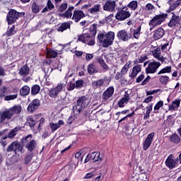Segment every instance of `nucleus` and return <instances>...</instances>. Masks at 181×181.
<instances>
[{
    "instance_id": "f257e3e1",
    "label": "nucleus",
    "mask_w": 181,
    "mask_h": 181,
    "mask_svg": "<svg viewBox=\"0 0 181 181\" xmlns=\"http://www.w3.org/2000/svg\"><path fill=\"white\" fill-rule=\"evenodd\" d=\"M22 112V106L21 105H14L12 107L5 109L0 112V124L4 122L6 119L9 120L12 119L13 115H19Z\"/></svg>"
},
{
    "instance_id": "f03ea898",
    "label": "nucleus",
    "mask_w": 181,
    "mask_h": 181,
    "mask_svg": "<svg viewBox=\"0 0 181 181\" xmlns=\"http://www.w3.org/2000/svg\"><path fill=\"white\" fill-rule=\"evenodd\" d=\"M90 36L88 33H85L80 35L78 38V40L85 43L88 46H93L95 45V36L97 33V25L93 24L90 28Z\"/></svg>"
},
{
    "instance_id": "7ed1b4c3",
    "label": "nucleus",
    "mask_w": 181,
    "mask_h": 181,
    "mask_svg": "<svg viewBox=\"0 0 181 181\" xmlns=\"http://www.w3.org/2000/svg\"><path fill=\"white\" fill-rule=\"evenodd\" d=\"M98 39L99 43L103 48H108L112 45L113 41L115 40V33L110 31L107 33H99L98 35Z\"/></svg>"
},
{
    "instance_id": "20e7f679",
    "label": "nucleus",
    "mask_w": 181,
    "mask_h": 181,
    "mask_svg": "<svg viewBox=\"0 0 181 181\" xmlns=\"http://www.w3.org/2000/svg\"><path fill=\"white\" fill-rule=\"evenodd\" d=\"M90 100L88 95H85L79 97L77 100L76 105L74 106L73 111L75 115L80 114L83 110L86 108L90 104Z\"/></svg>"
},
{
    "instance_id": "39448f33",
    "label": "nucleus",
    "mask_w": 181,
    "mask_h": 181,
    "mask_svg": "<svg viewBox=\"0 0 181 181\" xmlns=\"http://www.w3.org/2000/svg\"><path fill=\"white\" fill-rule=\"evenodd\" d=\"M22 16H25V13L23 12H18L15 9H11L6 16V21L8 25H12V23H15L19 18H22Z\"/></svg>"
},
{
    "instance_id": "423d86ee",
    "label": "nucleus",
    "mask_w": 181,
    "mask_h": 181,
    "mask_svg": "<svg viewBox=\"0 0 181 181\" xmlns=\"http://www.w3.org/2000/svg\"><path fill=\"white\" fill-rule=\"evenodd\" d=\"M167 16L168 15L166 13H161L155 16L149 22V25L151 27L150 30H152L156 27L158 26V25H161V23L165 21Z\"/></svg>"
},
{
    "instance_id": "0eeeda50",
    "label": "nucleus",
    "mask_w": 181,
    "mask_h": 181,
    "mask_svg": "<svg viewBox=\"0 0 181 181\" xmlns=\"http://www.w3.org/2000/svg\"><path fill=\"white\" fill-rule=\"evenodd\" d=\"M23 143L25 144V148L30 152L36 149L37 143L36 141L32 139V134H28L23 138Z\"/></svg>"
},
{
    "instance_id": "6e6552de",
    "label": "nucleus",
    "mask_w": 181,
    "mask_h": 181,
    "mask_svg": "<svg viewBox=\"0 0 181 181\" xmlns=\"http://www.w3.org/2000/svg\"><path fill=\"white\" fill-rule=\"evenodd\" d=\"M14 151L16 155H18V153H23L25 151H23V146L21 145L19 141H16L11 144L7 148V152Z\"/></svg>"
},
{
    "instance_id": "1a4fd4ad",
    "label": "nucleus",
    "mask_w": 181,
    "mask_h": 181,
    "mask_svg": "<svg viewBox=\"0 0 181 181\" xmlns=\"http://www.w3.org/2000/svg\"><path fill=\"white\" fill-rule=\"evenodd\" d=\"M172 17L168 23V27L173 28H180L181 26V17L179 16L177 14L172 12Z\"/></svg>"
},
{
    "instance_id": "9d476101",
    "label": "nucleus",
    "mask_w": 181,
    "mask_h": 181,
    "mask_svg": "<svg viewBox=\"0 0 181 181\" xmlns=\"http://www.w3.org/2000/svg\"><path fill=\"white\" fill-rule=\"evenodd\" d=\"M131 16V13L128 11L127 7H124L122 9H119L117 13L115 15V18L117 21H125Z\"/></svg>"
},
{
    "instance_id": "9b49d317",
    "label": "nucleus",
    "mask_w": 181,
    "mask_h": 181,
    "mask_svg": "<svg viewBox=\"0 0 181 181\" xmlns=\"http://www.w3.org/2000/svg\"><path fill=\"white\" fill-rule=\"evenodd\" d=\"M131 90L125 91L123 98H122L121 100L117 103V105L119 108H123L125 106V105H127L129 103V101L131 100Z\"/></svg>"
},
{
    "instance_id": "f8f14e48",
    "label": "nucleus",
    "mask_w": 181,
    "mask_h": 181,
    "mask_svg": "<svg viewBox=\"0 0 181 181\" xmlns=\"http://www.w3.org/2000/svg\"><path fill=\"white\" fill-rule=\"evenodd\" d=\"M63 87L64 83H58L56 87L52 88L49 90V96L51 98H56L62 92Z\"/></svg>"
},
{
    "instance_id": "ddd939ff",
    "label": "nucleus",
    "mask_w": 181,
    "mask_h": 181,
    "mask_svg": "<svg viewBox=\"0 0 181 181\" xmlns=\"http://www.w3.org/2000/svg\"><path fill=\"white\" fill-rule=\"evenodd\" d=\"M39 107H40V100L39 99H34L28 105L27 110L30 114H33L35 110L39 109Z\"/></svg>"
},
{
    "instance_id": "4468645a",
    "label": "nucleus",
    "mask_w": 181,
    "mask_h": 181,
    "mask_svg": "<svg viewBox=\"0 0 181 181\" xmlns=\"http://www.w3.org/2000/svg\"><path fill=\"white\" fill-rule=\"evenodd\" d=\"M117 37L119 40L126 42L132 38V34L128 33L125 30H122L117 33Z\"/></svg>"
},
{
    "instance_id": "2eb2a0df",
    "label": "nucleus",
    "mask_w": 181,
    "mask_h": 181,
    "mask_svg": "<svg viewBox=\"0 0 181 181\" xmlns=\"http://www.w3.org/2000/svg\"><path fill=\"white\" fill-rule=\"evenodd\" d=\"M160 66V63L158 62H150L146 68V74H155L157 69Z\"/></svg>"
},
{
    "instance_id": "dca6fc26",
    "label": "nucleus",
    "mask_w": 181,
    "mask_h": 181,
    "mask_svg": "<svg viewBox=\"0 0 181 181\" xmlns=\"http://www.w3.org/2000/svg\"><path fill=\"white\" fill-rule=\"evenodd\" d=\"M22 128L19 126L14 127L8 132L7 136H3L1 140H6L7 139H13L15 136H16V134H18V132H19V131Z\"/></svg>"
},
{
    "instance_id": "f3484780",
    "label": "nucleus",
    "mask_w": 181,
    "mask_h": 181,
    "mask_svg": "<svg viewBox=\"0 0 181 181\" xmlns=\"http://www.w3.org/2000/svg\"><path fill=\"white\" fill-rule=\"evenodd\" d=\"M86 15L84 14L83 11L81 10H75L73 13L72 16V21H74L76 23H78L81 19L85 18Z\"/></svg>"
},
{
    "instance_id": "a211bd4d",
    "label": "nucleus",
    "mask_w": 181,
    "mask_h": 181,
    "mask_svg": "<svg viewBox=\"0 0 181 181\" xmlns=\"http://www.w3.org/2000/svg\"><path fill=\"white\" fill-rule=\"evenodd\" d=\"M177 161H178V158L174 160L173 154H170L165 161V165L169 169L172 170L175 168V165L177 163Z\"/></svg>"
},
{
    "instance_id": "6ab92c4d",
    "label": "nucleus",
    "mask_w": 181,
    "mask_h": 181,
    "mask_svg": "<svg viewBox=\"0 0 181 181\" xmlns=\"http://www.w3.org/2000/svg\"><path fill=\"white\" fill-rule=\"evenodd\" d=\"M115 92V88L113 86H110L107 88V90L103 93L102 98L103 101L106 102L110 98H112Z\"/></svg>"
},
{
    "instance_id": "aec40b11",
    "label": "nucleus",
    "mask_w": 181,
    "mask_h": 181,
    "mask_svg": "<svg viewBox=\"0 0 181 181\" xmlns=\"http://www.w3.org/2000/svg\"><path fill=\"white\" fill-rule=\"evenodd\" d=\"M153 137H154V132H152L148 135V136L146 137V139L143 143L144 151H147L148 148L151 146Z\"/></svg>"
},
{
    "instance_id": "412c9836",
    "label": "nucleus",
    "mask_w": 181,
    "mask_h": 181,
    "mask_svg": "<svg viewBox=\"0 0 181 181\" xmlns=\"http://www.w3.org/2000/svg\"><path fill=\"white\" fill-rule=\"evenodd\" d=\"M116 6L115 1L108 0L103 6V11H107L108 12H114Z\"/></svg>"
},
{
    "instance_id": "4be33fe9",
    "label": "nucleus",
    "mask_w": 181,
    "mask_h": 181,
    "mask_svg": "<svg viewBox=\"0 0 181 181\" xmlns=\"http://www.w3.org/2000/svg\"><path fill=\"white\" fill-rule=\"evenodd\" d=\"M71 25H72V21H66L62 23L60 26L58 28L57 31L59 33H63L67 30H70Z\"/></svg>"
},
{
    "instance_id": "5701e85b",
    "label": "nucleus",
    "mask_w": 181,
    "mask_h": 181,
    "mask_svg": "<svg viewBox=\"0 0 181 181\" xmlns=\"http://www.w3.org/2000/svg\"><path fill=\"white\" fill-rule=\"evenodd\" d=\"M30 71V69H29V66H28V64H25L18 71V75L21 76H29Z\"/></svg>"
},
{
    "instance_id": "b1692460",
    "label": "nucleus",
    "mask_w": 181,
    "mask_h": 181,
    "mask_svg": "<svg viewBox=\"0 0 181 181\" xmlns=\"http://www.w3.org/2000/svg\"><path fill=\"white\" fill-rule=\"evenodd\" d=\"M141 71V66L140 65H136L133 67L132 72L129 75V78L133 80L134 79L139 73Z\"/></svg>"
},
{
    "instance_id": "393cba45",
    "label": "nucleus",
    "mask_w": 181,
    "mask_h": 181,
    "mask_svg": "<svg viewBox=\"0 0 181 181\" xmlns=\"http://www.w3.org/2000/svg\"><path fill=\"white\" fill-rule=\"evenodd\" d=\"M64 122L63 120L60 119L57 123L50 122L49 126L51 127L52 132H54L58 129L61 127V126L64 125Z\"/></svg>"
},
{
    "instance_id": "a878e982",
    "label": "nucleus",
    "mask_w": 181,
    "mask_h": 181,
    "mask_svg": "<svg viewBox=\"0 0 181 181\" xmlns=\"http://www.w3.org/2000/svg\"><path fill=\"white\" fill-rule=\"evenodd\" d=\"M180 105V99H175V100L173 101L172 104L169 105V111H175Z\"/></svg>"
},
{
    "instance_id": "bb28decb",
    "label": "nucleus",
    "mask_w": 181,
    "mask_h": 181,
    "mask_svg": "<svg viewBox=\"0 0 181 181\" xmlns=\"http://www.w3.org/2000/svg\"><path fill=\"white\" fill-rule=\"evenodd\" d=\"M164 35H165L164 30L162 28H160L156 31L153 35V38L155 40H160Z\"/></svg>"
},
{
    "instance_id": "cd10ccee",
    "label": "nucleus",
    "mask_w": 181,
    "mask_h": 181,
    "mask_svg": "<svg viewBox=\"0 0 181 181\" xmlns=\"http://www.w3.org/2000/svg\"><path fill=\"white\" fill-rule=\"evenodd\" d=\"M31 10L33 13H39L40 12V10L42 9V7L37 4L36 1H31Z\"/></svg>"
},
{
    "instance_id": "c85d7f7f",
    "label": "nucleus",
    "mask_w": 181,
    "mask_h": 181,
    "mask_svg": "<svg viewBox=\"0 0 181 181\" xmlns=\"http://www.w3.org/2000/svg\"><path fill=\"white\" fill-rule=\"evenodd\" d=\"M74 6L69 7L68 9L64 13L60 15V16L66 18V19H71V18H72L73 16L72 11H74Z\"/></svg>"
},
{
    "instance_id": "c756f323",
    "label": "nucleus",
    "mask_w": 181,
    "mask_h": 181,
    "mask_svg": "<svg viewBox=\"0 0 181 181\" xmlns=\"http://www.w3.org/2000/svg\"><path fill=\"white\" fill-rule=\"evenodd\" d=\"M173 0H169L168 1V5H170V8H169V12H172V11H175V9H176V8H177L179 6V5H180L181 1L179 0H177L176 1L173 2L172 4Z\"/></svg>"
},
{
    "instance_id": "7c9ffc66",
    "label": "nucleus",
    "mask_w": 181,
    "mask_h": 181,
    "mask_svg": "<svg viewBox=\"0 0 181 181\" xmlns=\"http://www.w3.org/2000/svg\"><path fill=\"white\" fill-rule=\"evenodd\" d=\"M105 79L100 78L92 82V87L95 89L101 88L104 85Z\"/></svg>"
},
{
    "instance_id": "2f4dec72",
    "label": "nucleus",
    "mask_w": 181,
    "mask_h": 181,
    "mask_svg": "<svg viewBox=\"0 0 181 181\" xmlns=\"http://www.w3.org/2000/svg\"><path fill=\"white\" fill-rule=\"evenodd\" d=\"M97 62L100 64L101 67L103 69V72H107L109 70V66L105 64L102 57L97 58Z\"/></svg>"
},
{
    "instance_id": "473e14b6",
    "label": "nucleus",
    "mask_w": 181,
    "mask_h": 181,
    "mask_svg": "<svg viewBox=\"0 0 181 181\" xmlns=\"http://www.w3.org/2000/svg\"><path fill=\"white\" fill-rule=\"evenodd\" d=\"M29 93H30L29 86H24L20 89V95L23 97L29 95Z\"/></svg>"
},
{
    "instance_id": "72a5a7b5",
    "label": "nucleus",
    "mask_w": 181,
    "mask_h": 181,
    "mask_svg": "<svg viewBox=\"0 0 181 181\" xmlns=\"http://www.w3.org/2000/svg\"><path fill=\"white\" fill-rule=\"evenodd\" d=\"M100 4H95L92 8L88 9V12L91 15H96L98 12H100Z\"/></svg>"
},
{
    "instance_id": "f704fd0d",
    "label": "nucleus",
    "mask_w": 181,
    "mask_h": 181,
    "mask_svg": "<svg viewBox=\"0 0 181 181\" xmlns=\"http://www.w3.org/2000/svg\"><path fill=\"white\" fill-rule=\"evenodd\" d=\"M88 73L89 75H93L94 74H98V70L94 64H90L88 66Z\"/></svg>"
},
{
    "instance_id": "c9c22d12",
    "label": "nucleus",
    "mask_w": 181,
    "mask_h": 181,
    "mask_svg": "<svg viewBox=\"0 0 181 181\" xmlns=\"http://www.w3.org/2000/svg\"><path fill=\"white\" fill-rule=\"evenodd\" d=\"M180 137L175 133L170 136V141L173 144H177L180 142Z\"/></svg>"
},
{
    "instance_id": "e433bc0d",
    "label": "nucleus",
    "mask_w": 181,
    "mask_h": 181,
    "mask_svg": "<svg viewBox=\"0 0 181 181\" xmlns=\"http://www.w3.org/2000/svg\"><path fill=\"white\" fill-rule=\"evenodd\" d=\"M54 6L52 3L51 0H48L47 6L42 11V13H45V12H49V11H52V9H54Z\"/></svg>"
},
{
    "instance_id": "4c0bfd02",
    "label": "nucleus",
    "mask_w": 181,
    "mask_h": 181,
    "mask_svg": "<svg viewBox=\"0 0 181 181\" xmlns=\"http://www.w3.org/2000/svg\"><path fill=\"white\" fill-rule=\"evenodd\" d=\"M153 56L156 59H157L160 62L163 61V57L160 56V49L156 48L153 52Z\"/></svg>"
},
{
    "instance_id": "58836bf2",
    "label": "nucleus",
    "mask_w": 181,
    "mask_h": 181,
    "mask_svg": "<svg viewBox=\"0 0 181 181\" xmlns=\"http://www.w3.org/2000/svg\"><path fill=\"white\" fill-rule=\"evenodd\" d=\"M132 66V62H128L122 69L121 70V75L124 76V75L127 74L128 72V70L131 68Z\"/></svg>"
},
{
    "instance_id": "ea45409f",
    "label": "nucleus",
    "mask_w": 181,
    "mask_h": 181,
    "mask_svg": "<svg viewBox=\"0 0 181 181\" xmlns=\"http://www.w3.org/2000/svg\"><path fill=\"white\" fill-rule=\"evenodd\" d=\"M39 93H40V86L38 84H35L31 88V95L35 96L39 94Z\"/></svg>"
},
{
    "instance_id": "a19ab883",
    "label": "nucleus",
    "mask_w": 181,
    "mask_h": 181,
    "mask_svg": "<svg viewBox=\"0 0 181 181\" xmlns=\"http://www.w3.org/2000/svg\"><path fill=\"white\" fill-rule=\"evenodd\" d=\"M100 156V154L99 152H93L90 154L91 160H93V162H96V161H98V160L101 161L102 159Z\"/></svg>"
},
{
    "instance_id": "79ce46f5",
    "label": "nucleus",
    "mask_w": 181,
    "mask_h": 181,
    "mask_svg": "<svg viewBox=\"0 0 181 181\" xmlns=\"http://www.w3.org/2000/svg\"><path fill=\"white\" fill-rule=\"evenodd\" d=\"M18 98V89L16 90V94L6 95L4 98L5 101H12Z\"/></svg>"
},
{
    "instance_id": "37998d69",
    "label": "nucleus",
    "mask_w": 181,
    "mask_h": 181,
    "mask_svg": "<svg viewBox=\"0 0 181 181\" xmlns=\"http://www.w3.org/2000/svg\"><path fill=\"white\" fill-rule=\"evenodd\" d=\"M172 71V67L171 66H166L163 69H162L158 73V75H162V74H170Z\"/></svg>"
},
{
    "instance_id": "c03bdc74",
    "label": "nucleus",
    "mask_w": 181,
    "mask_h": 181,
    "mask_svg": "<svg viewBox=\"0 0 181 181\" xmlns=\"http://www.w3.org/2000/svg\"><path fill=\"white\" fill-rule=\"evenodd\" d=\"M16 33V30H15V25H13L11 28H8L6 33V35L7 37H12L15 35Z\"/></svg>"
},
{
    "instance_id": "a18cd8bd",
    "label": "nucleus",
    "mask_w": 181,
    "mask_h": 181,
    "mask_svg": "<svg viewBox=\"0 0 181 181\" xmlns=\"http://www.w3.org/2000/svg\"><path fill=\"white\" fill-rule=\"evenodd\" d=\"M8 94V88L6 86H3L0 88V98H5Z\"/></svg>"
},
{
    "instance_id": "49530a36",
    "label": "nucleus",
    "mask_w": 181,
    "mask_h": 181,
    "mask_svg": "<svg viewBox=\"0 0 181 181\" xmlns=\"http://www.w3.org/2000/svg\"><path fill=\"white\" fill-rule=\"evenodd\" d=\"M57 55H58V53L56 51L52 49H49L47 52V56L49 58L55 59L57 57Z\"/></svg>"
},
{
    "instance_id": "de8ad7c7",
    "label": "nucleus",
    "mask_w": 181,
    "mask_h": 181,
    "mask_svg": "<svg viewBox=\"0 0 181 181\" xmlns=\"http://www.w3.org/2000/svg\"><path fill=\"white\" fill-rule=\"evenodd\" d=\"M141 26H139L138 28L135 29L133 33L134 38L139 40L141 35Z\"/></svg>"
},
{
    "instance_id": "09e8293b",
    "label": "nucleus",
    "mask_w": 181,
    "mask_h": 181,
    "mask_svg": "<svg viewBox=\"0 0 181 181\" xmlns=\"http://www.w3.org/2000/svg\"><path fill=\"white\" fill-rule=\"evenodd\" d=\"M159 81L161 84L166 86L170 81V78L167 76H161L159 78Z\"/></svg>"
},
{
    "instance_id": "8fccbe9b",
    "label": "nucleus",
    "mask_w": 181,
    "mask_h": 181,
    "mask_svg": "<svg viewBox=\"0 0 181 181\" xmlns=\"http://www.w3.org/2000/svg\"><path fill=\"white\" fill-rule=\"evenodd\" d=\"M128 8H130L132 11H135L138 6V2L136 1H131L128 5Z\"/></svg>"
},
{
    "instance_id": "3c124183",
    "label": "nucleus",
    "mask_w": 181,
    "mask_h": 181,
    "mask_svg": "<svg viewBox=\"0 0 181 181\" xmlns=\"http://www.w3.org/2000/svg\"><path fill=\"white\" fill-rule=\"evenodd\" d=\"M27 122L31 128L35 127V126L36 125V122L35 121L33 117H28L27 119Z\"/></svg>"
},
{
    "instance_id": "603ef678",
    "label": "nucleus",
    "mask_w": 181,
    "mask_h": 181,
    "mask_svg": "<svg viewBox=\"0 0 181 181\" xmlns=\"http://www.w3.org/2000/svg\"><path fill=\"white\" fill-rule=\"evenodd\" d=\"M139 179L141 181H148V175L147 173H141L139 175Z\"/></svg>"
},
{
    "instance_id": "864d4df0",
    "label": "nucleus",
    "mask_w": 181,
    "mask_h": 181,
    "mask_svg": "<svg viewBox=\"0 0 181 181\" xmlns=\"http://www.w3.org/2000/svg\"><path fill=\"white\" fill-rule=\"evenodd\" d=\"M74 83L76 88H81L83 86L84 81L83 80H78Z\"/></svg>"
},
{
    "instance_id": "5fc2aeb1",
    "label": "nucleus",
    "mask_w": 181,
    "mask_h": 181,
    "mask_svg": "<svg viewBox=\"0 0 181 181\" xmlns=\"http://www.w3.org/2000/svg\"><path fill=\"white\" fill-rule=\"evenodd\" d=\"M67 6H68V4L66 3L62 4L58 8V12H64V11H66Z\"/></svg>"
},
{
    "instance_id": "6e6d98bb",
    "label": "nucleus",
    "mask_w": 181,
    "mask_h": 181,
    "mask_svg": "<svg viewBox=\"0 0 181 181\" xmlns=\"http://www.w3.org/2000/svg\"><path fill=\"white\" fill-rule=\"evenodd\" d=\"M33 156L32 155H27L25 158V164L28 165L32 161Z\"/></svg>"
},
{
    "instance_id": "4d7b16f0",
    "label": "nucleus",
    "mask_w": 181,
    "mask_h": 181,
    "mask_svg": "<svg viewBox=\"0 0 181 181\" xmlns=\"http://www.w3.org/2000/svg\"><path fill=\"white\" fill-rule=\"evenodd\" d=\"M163 106V101H159L156 103V105L154 107V110H159V109Z\"/></svg>"
},
{
    "instance_id": "13d9d810",
    "label": "nucleus",
    "mask_w": 181,
    "mask_h": 181,
    "mask_svg": "<svg viewBox=\"0 0 181 181\" xmlns=\"http://www.w3.org/2000/svg\"><path fill=\"white\" fill-rule=\"evenodd\" d=\"M144 78H145V76H144L143 74H141V75H139V76L137 77V78H136V83H141V82L144 79Z\"/></svg>"
},
{
    "instance_id": "bf43d9fd",
    "label": "nucleus",
    "mask_w": 181,
    "mask_h": 181,
    "mask_svg": "<svg viewBox=\"0 0 181 181\" xmlns=\"http://www.w3.org/2000/svg\"><path fill=\"white\" fill-rule=\"evenodd\" d=\"M89 21H81L79 25L81 26V27H83V28H86L87 26H88L89 25Z\"/></svg>"
},
{
    "instance_id": "052dcab7",
    "label": "nucleus",
    "mask_w": 181,
    "mask_h": 181,
    "mask_svg": "<svg viewBox=\"0 0 181 181\" xmlns=\"http://www.w3.org/2000/svg\"><path fill=\"white\" fill-rule=\"evenodd\" d=\"M146 11H153V9H154V6L153 4L148 3L146 5Z\"/></svg>"
},
{
    "instance_id": "680f3d73",
    "label": "nucleus",
    "mask_w": 181,
    "mask_h": 181,
    "mask_svg": "<svg viewBox=\"0 0 181 181\" xmlns=\"http://www.w3.org/2000/svg\"><path fill=\"white\" fill-rule=\"evenodd\" d=\"M93 59V55L92 54H86V61L90 62Z\"/></svg>"
},
{
    "instance_id": "e2e57ef3",
    "label": "nucleus",
    "mask_w": 181,
    "mask_h": 181,
    "mask_svg": "<svg viewBox=\"0 0 181 181\" xmlns=\"http://www.w3.org/2000/svg\"><path fill=\"white\" fill-rule=\"evenodd\" d=\"M76 88V85L75 83H70V84L69 83V87L67 88V90L69 91H72L74 90V89Z\"/></svg>"
},
{
    "instance_id": "0e129e2a",
    "label": "nucleus",
    "mask_w": 181,
    "mask_h": 181,
    "mask_svg": "<svg viewBox=\"0 0 181 181\" xmlns=\"http://www.w3.org/2000/svg\"><path fill=\"white\" fill-rule=\"evenodd\" d=\"M151 77L148 76L142 82L141 86H146L150 81Z\"/></svg>"
},
{
    "instance_id": "69168bd1",
    "label": "nucleus",
    "mask_w": 181,
    "mask_h": 181,
    "mask_svg": "<svg viewBox=\"0 0 181 181\" xmlns=\"http://www.w3.org/2000/svg\"><path fill=\"white\" fill-rule=\"evenodd\" d=\"M94 176V173L93 172H90V173H88L86 175V176L84 177L85 179H90L92 177Z\"/></svg>"
},
{
    "instance_id": "338daca9",
    "label": "nucleus",
    "mask_w": 181,
    "mask_h": 181,
    "mask_svg": "<svg viewBox=\"0 0 181 181\" xmlns=\"http://www.w3.org/2000/svg\"><path fill=\"white\" fill-rule=\"evenodd\" d=\"M152 99H153V96H148V98H146L144 100V103L148 104L149 103L151 102Z\"/></svg>"
},
{
    "instance_id": "774afa93",
    "label": "nucleus",
    "mask_w": 181,
    "mask_h": 181,
    "mask_svg": "<svg viewBox=\"0 0 181 181\" xmlns=\"http://www.w3.org/2000/svg\"><path fill=\"white\" fill-rule=\"evenodd\" d=\"M74 121V116H70L68 119H67V123L69 124H71V123Z\"/></svg>"
}]
</instances>
